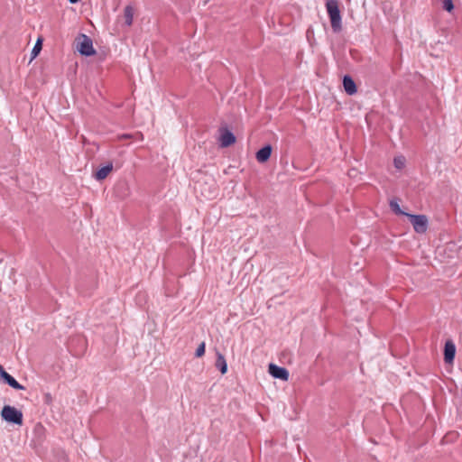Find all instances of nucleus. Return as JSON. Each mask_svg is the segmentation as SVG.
Segmentation results:
<instances>
[{
  "label": "nucleus",
  "instance_id": "obj_1",
  "mask_svg": "<svg viewBox=\"0 0 462 462\" xmlns=\"http://www.w3.org/2000/svg\"><path fill=\"white\" fill-rule=\"evenodd\" d=\"M326 9L330 20L332 31L338 33L342 31V17L337 0H327Z\"/></svg>",
  "mask_w": 462,
  "mask_h": 462
},
{
  "label": "nucleus",
  "instance_id": "obj_2",
  "mask_svg": "<svg viewBox=\"0 0 462 462\" xmlns=\"http://www.w3.org/2000/svg\"><path fill=\"white\" fill-rule=\"evenodd\" d=\"M3 420L19 425L23 424V415L21 411L11 405H5L0 412Z\"/></svg>",
  "mask_w": 462,
  "mask_h": 462
},
{
  "label": "nucleus",
  "instance_id": "obj_3",
  "mask_svg": "<svg viewBox=\"0 0 462 462\" xmlns=\"http://www.w3.org/2000/svg\"><path fill=\"white\" fill-rule=\"evenodd\" d=\"M77 50L80 53V55L85 57H90L97 53L96 50L93 47L92 39L89 36L83 33H81L79 37Z\"/></svg>",
  "mask_w": 462,
  "mask_h": 462
},
{
  "label": "nucleus",
  "instance_id": "obj_4",
  "mask_svg": "<svg viewBox=\"0 0 462 462\" xmlns=\"http://www.w3.org/2000/svg\"><path fill=\"white\" fill-rule=\"evenodd\" d=\"M416 233L423 234L428 228V217L425 215L406 214Z\"/></svg>",
  "mask_w": 462,
  "mask_h": 462
},
{
  "label": "nucleus",
  "instance_id": "obj_5",
  "mask_svg": "<svg viewBox=\"0 0 462 462\" xmlns=\"http://www.w3.org/2000/svg\"><path fill=\"white\" fill-rule=\"evenodd\" d=\"M219 145L222 148H227L233 145L236 141V135L227 128H220Z\"/></svg>",
  "mask_w": 462,
  "mask_h": 462
},
{
  "label": "nucleus",
  "instance_id": "obj_6",
  "mask_svg": "<svg viewBox=\"0 0 462 462\" xmlns=\"http://www.w3.org/2000/svg\"><path fill=\"white\" fill-rule=\"evenodd\" d=\"M268 372L273 378L282 381H288L290 376L289 371L285 367L279 366L273 363L269 364Z\"/></svg>",
  "mask_w": 462,
  "mask_h": 462
},
{
  "label": "nucleus",
  "instance_id": "obj_7",
  "mask_svg": "<svg viewBox=\"0 0 462 462\" xmlns=\"http://www.w3.org/2000/svg\"><path fill=\"white\" fill-rule=\"evenodd\" d=\"M456 356V346L451 339H448L444 346V361L446 364H452Z\"/></svg>",
  "mask_w": 462,
  "mask_h": 462
},
{
  "label": "nucleus",
  "instance_id": "obj_8",
  "mask_svg": "<svg viewBox=\"0 0 462 462\" xmlns=\"http://www.w3.org/2000/svg\"><path fill=\"white\" fill-rule=\"evenodd\" d=\"M273 152V146L270 143L263 145L256 153L255 158L258 162L264 163L269 161Z\"/></svg>",
  "mask_w": 462,
  "mask_h": 462
},
{
  "label": "nucleus",
  "instance_id": "obj_9",
  "mask_svg": "<svg viewBox=\"0 0 462 462\" xmlns=\"http://www.w3.org/2000/svg\"><path fill=\"white\" fill-rule=\"evenodd\" d=\"M342 83H343L344 90L347 95L352 96L357 92L356 84L350 75H348V74L345 75L343 77Z\"/></svg>",
  "mask_w": 462,
  "mask_h": 462
},
{
  "label": "nucleus",
  "instance_id": "obj_10",
  "mask_svg": "<svg viewBox=\"0 0 462 462\" xmlns=\"http://www.w3.org/2000/svg\"><path fill=\"white\" fill-rule=\"evenodd\" d=\"M113 171V163L112 162H108L107 164L100 167L99 169H97L95 172H94V178L97 180H105L108 174Z\"/></svg>",
  "mask_w": 462,
  "mask_h": 462
},
{
  "label": "nucleus",
  "instance_id": "obj_11",
  "mask_svg": "<svg viewBox=\"0 0 462 462\" xmlns=\"http://www.w3.org/2000/svg\"><path fill=\"white\" fill-rule=\"evenodd\" d=\"M215 365L222 374H226L227 364L225 356L220 352H217V359Z\"/></svg>",
  "mask_w": 462,
  "mask_h": 462
},
{
  "label": "nucleus",
  "instance_id": "obj_12",
  "mask_svg": "<svg viewBox=\"0 0 462 462\" xmlns=\"http://www.w3.org/2000/svg\"><path fill=\"white\" fill-rule=\"evenodd\" d=\"M134 10L132 5H126L124 10L125 24L127 26L132 25L134 19Z\"/></svg>",
  "mask_w": 462,
  "mask_h": 462
},
{
  "label": "nucleus",
  "instance_id": "obj_13",
  "mask_svg": "<svg viewBox=\"0 0 462 462\" xmlns=\"http://www.w3.org/2000/svg\"><path fill=\"white\" fill-rule=\"evenodd\" d=\"M3 382L6 384H8L10 387L15 389V390H24V386L19 383L16 379L12 376L11 374H8L5 376V378L3 380Z\"/></svg>",
  "mask_w": 462,
  "mask_h": 462
},
{
  "label": "nucleus",
  "instance_id": "obj_14",
  "mask_svg": "<svg viewBox=\"0 0 462 462\" xmlns=\"http://www.w3.org/2000/svg\"><path fill=\"white\" fill-rule=\"evenodd\" d=\"M390 208L393 211L394 214L396 215H399V216H406V212H404L401 208H400V205L398 203V201L396 199H392L390 201Z\"/></svg>",
  "mask_w": 462,
  "mask_h": 462
},
{
  "label": "nucleus",
  "instance_id": "obj_15",
  "mask_svg": "<svg viewBox=\"0 0 462 462\" xmlns=\"http://www.w3.org/2000/svg\"><path fill=\"white\" fill-rule=\"evenodd\" d=\"M42 40L41 38H39L32 51V59L39 55L40 51H42Z\"/></svg>",
  "mask_w": 462,
  "mask_h": 462
},
{
  "label": "nucleus",
  "instance_id": "obj_16",
  "mask_svg": "<svg viewBox=\"0 0 462 462\" xmlns=\"http://www.w3.org/2000/svg\"><path fill=\"white\" fill-rule=\"evenodd\" d=\"M205 351H206V344H205V342H201L196 349L195 356L196 357L203 356L205 355Z\"/></svg>",
  "mask_w": 462,
  "mask_h": 462
},
{
  "label": "nucleus",
  "instance_id": "obj_17",
  "mask_svg": "<svg viewBox=\"0 0 462 462\" xmlns=\"http://www.w3.org/2000/svg\"><path fill=\"white\" fill-rule=\"evenodd\" d=\"M443 9L448 13L454 10V4L452 0H443Z\"/></svg>",
  "mask_w": 462,
  "mask_h": 462
},
{
  "label": "nucleus",
  "instance_id": "obj_18",
  "mask_svg": "<svg viewBox=\"0 0 462 462\" xmlns=\"http://www.w3.org/2000/svg\"><path fill=\"white\" fill-rule=\"evenodd\" d=\"M393 162H394V166L397 169H402L404 166V158L403 157L394 158Z\"/></svg>",
  "mask_w": 462,
  "mask_h": 462
},
{
  "label": "nucleus",
  "instance_id": "obj_19",
  "mask_svg": "<svg viewBox=\"0 0 462 462\" xmlns=\"http://www.w3.org/2000/svg\"><path fill=\"white\" fill-rule=\"evenodd\" d=\"M53 402V398L50 393H46L43 394V402L47 405H51Z\"/></svg>",
  "mask_w": 462,
  "mask_h": 462
},
{
  "label": "nucleus",
  "instance_id": "obj_20",
  "mask_svg": "<svg viewBox=\"0 0 462 462\" xmlns=\"http://www.w3.org/2000/svg\"><path fill=\"white\" fill-rule=\"evenodd\" d=\"M215 193V189L214 190H211V188H209L208 191V192H204L202 189H201V195L204 196L205 198L207 199H209L212 195H214Z\"/></svg>",
  "mask_w": 462,
  "mask_h": 462
},
{
  "label": "nucleus",
  "instance_id": "obj_21",
  "mask_svg": "<svg viewBox=\"0 0 462 462\" xmlns=\"http://www.w3.org/2000/svg\"><path fill=\"white\" fill-rule=\"evenodd\" d=\"M8 374H9L5 370L3 365H0V379L3 381Z\"/></svg>",
  "mask_w": 462,
  "mask_h": 462
},
{
  "label": "nucleus",
  "instance_id": "obj_22",
  "mask_svg": "<svg viewBox=\"0 0 462 462\" xmlns=\"http://www.w3.org/2000/svg\"><path fill=\"white\" fill-rule=\"evenodd\" d=\"M70 4H77L79 3L80 0H68Z\"/></svg>",
  "mask_w": 462,
  "mask_h": 462
},
{
  "label": "nucleus",
  "instance_id": "obj_23",
  "mask_svg": "<svg viewBox=\"0 0 462 462\" xmlns=\"http://www.w3.org/2000/svg\"><path fill=\"white\" fill-rule=\"evenodd\" d=\"M131 135L130 134H124L122 135L123 138H129Z\"/></svg>",
  "mask_w": 462,
  "mask_h": 462
},
{
  "label": "nucleus",
  "instance_id": "obj_24",
  "mask_svg": "<svg viewBox=\"0 0 462 462\" xmlns=\"http://www.w3.org/2000/svg\"><path fill=\"white\" fill-rule=\"evenodd\" d=\"M310 32H312V31H311V29H310V28H309V29L307 30V36H309V33H310Z\"/></svg>",
  "mask_w": 462,
  "mask_h": 462
},
{
  "label": "nucleus",
  "instance_id": "obj_25",
  "mask_svg": "<svg viewBox=\"0 0 462 462\" xmlns=\"http://www.w3.org/2000/svg\"><path fill=\"white\" fill-rule=\"evenodd\" d=\"M199 187L201 189V184L199 182L197 183L196 189H198Z\"/></svg>",
  "mask_w": 462,
  "mask_h": 462
}]
</instances>
